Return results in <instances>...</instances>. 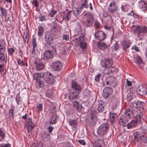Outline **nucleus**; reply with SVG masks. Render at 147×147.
<instances>
[{"instance_id": "f257e3e1", "label": "nucleus", "mask_w": 147, "mask_h": 147, "mask_svg": "<svg viewBox=\"0 0 147 147\" xmlns=\"http://www.w3.org/2000/svg\"><path fill=\"white\" fill-rule=\"evenodd\" d=\"M109 125L106 123L102 124L98 128L97 133L98 135L103 136L106 135L109 130Z\"/></svg>"}, {"instance_id": "f03ea898", "label": "nucleus", "mask_w": 147, "mask_h": 147, "mask_svg": "<svg viewBox=\"0 0 147 147\" xmlns=\"http://www.w3.org/2000/svg\"><path fill=\"white\" fill-rule=\"evenodd\" d=\"M42 78L47 84H52L54 83L53 77L51 73L47 72H44L42 74Z\"/></svg>"}, {"instance_id": "7ed1b4c3", "label": "nucleus", "mask_w": 147, "mask_h": 147, "mask_svg": "<svg viewBox=\"0 0 147 147\" xmlns=\"http://www.w3.org/2000/svg\"><path fill=\"white\" fill-rule=\"evenodd\" d=\"M86 20L83 23V25L86 27H90L92 26L94 22L93 16L90 13H87L86 15Z\"/></svg>"}, {"instance_id": "20e7f679", "label": "nucleus", "mask_w": 147, "mask_h": 147, "mask_svg": "<svg viewBox=\"0 0 147 147\" xmlns=\"http://www.w3.org/2000/svg\"><path fill=\"white\" fill-rule=\"evenodd\" d=\"M113 63V61L111 59H105L104 60H102L101 61V65L102 68L106 69H108L111 66Z\"/></svg>"}, {"instance_id": "39448f33", "label": "nucleus", "mask_w": 147, "mask_h": 147, "mask_svg": "<svg viewBox=\"0 0 147 147\" xmlns=\"http://www.w3.org/2000/svg\"><path fill=\"white\" fill-rule=\"evenodd\" d=\"M136 111L131 107H129L126 110L125 112V115L129 119H132L134 117V114Z\"/></svg>"}, {"instance_id": "423d86ee", "label": "nucleus", "mask_w": 147, "mask_h": 147, "mask_svg": "<svg viewBox=\"0 0 147 147\" xmlns=\"http://www.w3.org/2000/svg\"><path fill=\"white\" fill-rule=\"evenodd\" d=\"M129 119L125 115L121 116L118 120L119 124L123 127L127 126L126 123Z\"/></svg>"}, {"instance_id": "0eeeda50", "label": "nucleus", "mask_w": 147, "mask_h": 147, "mask_svg": "<svg viewBox=\"0 0 147 147\" xmlns=\"http://www.w3.org/2000/svg\"><path fill=\"white\" fill-rule=\"evenodd\" d=\"M26 121L27 130L29 132H30L32 128L34 127L35 125L32 122L31 118H28Z\"/></svg>"}, {"instance_id": "6e6552de", "label": "nucleus", "mask_w": 147, "mask_h": 147, "mask_svg": "<svg viewBox=\"0 0 147 147\" xmlns=\"http://www.w3.org/2000/svg\"><path fill=\"white\" fill-rule=\"evenodd\" d=\"M94 36L98 40H102L105 38V35L103 31L100 30L95 32Z\"/></svg>"}, {"instance_id": "1a4fd4ad", "label": "nucleus", "mask_w": 147, "mask_h": 147, "mask_svg": "<svg viewBox=\"0 0 147 147\" xmlns=\"http://www.w3.org/2000/svg\"><path fill=\"white\" fill-rule=\"evenodd\" d=\"M137 91L140 95H146L147 94V87H144L143 85H140L137 88Z\"/></svg>"}, {"instance_id": "9d476101", "label": "nucleus", "mask_w": 147, "mask_h": 147, "mask_svg": "<svg viewBox=\"0 0 147 147\" xmlns=\"http://www.w3.org/2000/svg\"><path fill=\"white\" fill-rule=\"evenodd\" d=\"M132 42L129 40H123L121 42V46L123 50H126L130 47Z\"/></svg>"}, {"instance_id": "9b49d317", "label": "nucleus", "mask_w": 147, "mask_h": 147, "mask_svg": "<svg viewBox=\"0 0 147 147\" xmlns=\"http://www.w3.org/2000/svg\"><path fill=\"white\" fill-rule=\"evenodd\" d=\"M34 63L35 64L36 69L38 71L42 70L44 66V64L38 59H36L34 60Z\"/></svg>"}, {"instance_id": "f8f14e48", "label": "nucleus", "mask_w": 147, "mask_h": 147, "mask_svg": "<svg viewBox=\"0 0 147 147\" xmlns=\"http://www.w3.org/2000/svg\"><path fill=\"white\" fill-rule=\"evenodd\" d=\"M112 89L110 87L105 88L103 90L102 94L103 97L105 98H108L109 94L112 93Z\"/></svg>"}, {"instance_id": "ddd939ff", "label": "nucleus", "mask_w": 147, "mask_h": 147, "mask_svg": "<svg viewBox=\"0 0 147 147\" xmlns=\"http://www.w3.org/2000/svg\"><path fill=\"white\" fill-rule=\"evenodd\" d=\"M62 66V64L59 61L54 62L52 65L53 69L57 71L61 70Z\"/></svg>"}, {"instance_id": "4468645a", "label": "nucleus", "mask_w": 147, "mask_h": 147, "mask_svg": "<svg viewBox=\"0 0 147 147\" xmlns=\"http://www.w3.org/2000/svg\"><path fill=\"white\" fill-rule=\"evenodd\" d=\"M116 79L113 76H109L105 80L107 85L111 86L114 84L116 81Z\"/></svg>"}, {"instance_id": "2eb2a0df", "label": "nucleus", "mask_w": 147, "mask_h": 147, "mask_svg": "<svg viewBox=\"0 0 147 147\" xmlns=\"http://www.w3.org/2000/svg\"><path fill=\"white\" fill-rule=\"evenodd\" d=\"M53 56V53L52 51H47L43 54V58L45 60H47L50 59Z\"/></svg>"}, {"instance_id": "dca6fc26", "label": "nucleus", "mask_w": 147, "mask_h": 147, "mask_svg": "<svg viewBox=\"0 0 147 147\" xmlns=\"http://www.w3.org/2000/svg\"><path fill=\"white\" fill-rule=\"evenodd\" d=\"M115 67L111 66L108 69H105L103 71V73L105 75H109L115 71Z\"/></svg>"}, {"instance_id": "f3484780", "label": "nucleus", "mask_w": 147, "mask_h": 147, "mask_svg": "<svg viewBox=\"0 0 147 147\" xmlns=\"http://www.w3.org/2000/svg\"><path fill=\"white\" fill-rule=\"evenodd\" d=\"M147 33V27L145 26L141 27L140 30L138 32V37H143L145 34Z\"/></svg>"}, {"instance_id": "a211bd4d", "label": "nucleus", "mask_w": 147, "mask_h": 147, "mask_svg": "<svg viewBox=\"0 0 147 147\" xmlns=\"http://www.w3.org/2000/svg\"><path fill=\"white\" fill-rule=\"evenodd\" d=\"M72 11H69L68 9H66L64 12L63 18L66 20H68L69 18L71 17Z\"/></svg>"}, {"instance_id": "6ab92c4d", "label": "nucleus", "mask_w": 147, "mask_h": 147, "mask_svg": "<svg viewBox=\"0 0 147 147\" xmlns=\"http://www.w3.org/2000/svg\"><path fill=\"white\" fill-rule=\"evenodd\" d=\"M79 96V93L77 92L70 93L69 97V100L72 101L77 99Z\"/></svg>"}, {"instance_id": "aec40b11", "label": "nucleus", "mask_w": 147, "mask_h": 147, "mask_svg": "<svg viewBox=\"0 0 147 147\" xmlns=\"http://www.w3.org/2000/svg\"><path fill=\"white\" fill-rule=\"evenodd\" d=\"M132 104L133 107L135 108L141 107L145 105V104L144 102L140 101L132 102Z\"/></svg>"}, {"instance_id": "412c9836", "label": "nucleus", "mask_w": 147, "mask_h": 147, "mask_svg": "<svg viewBox=\"0 0 147 147\" xmlns=\"http://www.w3.org/2000/svg\"><path fill=\"white\" fill-rule=\"evenodd\" d=\"M139 6L142 11H145L147 10V4L144 1H142L140 2Z\"/></svg>"}, {"instance_id": "4be33fe9", "label": "nucleus", "mask_w": 147, "mask_h": 147, "mask_svg": "<svg viewBox=\"0 0 147 147\" xmlns=\"http://www.w3.org/2000/svg\"><path fill=\"white\" fill-rule=\"evenodd\" d=\"M137 121L134 120H132L127 125V127L128 129L136 127L137 124Z\"/></svg>"}, {"instance_id": "5701e85b", "label": "nucleus", "mask_w": 147, "mask_h": 147, "mask_svg": "<svg viewBox=\"0 0 147 147\" xmlns=\"http://www.w3.org/2000/svg\"><path fill=\"white\" fill-rule=\"evenodd\" d=\"M95 145L96 147H105L104 141L101 139H98L96 141Z\"/></svg>"}, {"instance_id": "b1692460", "label": "nucleus", "mask_w": 147, "mask_h": 147, "mask_svg": "<svg viewBox=\"0 0 147 147\" xmlns=\"http://www.w3.org/2000/svg\"><path fill=\"white\" fill-rule=\"evenodd\" d=\"M116 9L115 7V2L111 3L109 5L108 10L111 12L113 13Z\"/></svg>"}, {"instance_id": "393cba45", "label": "nucleus", "mask_w": 147, "mask_h": 147, "mask_svg": "<svg viewBox=\"0 0 147 147\" xmlns=\"http://www.w3.org/2000/svg\"><path fill=\"white\" fill-rule=\"evenodd\" d=\"M71 87L73 89L78 91H79L81 90V88L79 85L74 81L72 82Z\"/></svg>"}, {"instance_id": "a878e982", "label": "nucleus", "mask_w": 147, "mask_h": 147, "mask_svg": "<svg viewBox=\"0 0 147 147\" xmlns=\"http://www.w3.org/2000/svg\"><path fill=\"white\" fill-rule=\"evenodd\" d=\"M97 44L98 47L102 50H105L107 48V45L105 43L98 42Z\"/></svg>"}, {"instance_id": "bb28decb", "label": "nucleus", "mask_w": 147, "mask_h": 147, "mask_svg": "<svg viewBox=\"0 0 147 147\" xmlns=\"http://www.w3.org/2000/svg\"><path fill=\"white\" fill-rule=\"evenodd\" d=\"M142 117V113L141 112L138 113L136 117V121H137L138 123H141V119Z\"/></svg>"}, {"instance_id": "cd10ccee", "label": "nucleus", "mask_w": 147, "mask_h": 147, "mask_svg": "<svg viewBox=\"0 0 147 147\" xmlns=\"http://www.w3.org/2000/svg\"><path fill=\"white\" fill-rule=\"evenodd\" d=\"M103 105V102L102 101H101L98 102V109L99 112H102L104 110Z\"/></svg>"}, {"instance_id": "c85d7f7f", "label": "nucleus", "mask_w": 147, "mask_h": 147, "mask_svg": "<svg viewBox=\"0 0 147 147\" xmlns=\"http://www.w3.org/2000/svg\"><path fill=\"white\" fill-rule=\"evenodd\" d=\"M141 27L140 26L138 25H134L132 27V29L134 32H138H138L140 30Z\"/></svg>"}, {"instance_id": "c756f323", "label": "nucleus", "mask_w": 147, "mask_h": 147, "mask_svg": "<svg viewBox=\"0 0 147 147\" xmlns=\"http://www.w3.org/2000/svg\"><path fill=\"white\" fill-rule=\"evenodd\" d=\"M57 116L56 115H54L52 117L51 119L49 121L50 125H52L55 123L57 122Z\"/></svg>"}, {"instance_id": "7c9ffc66", "label": "nucleus", "mask_w": 147, "mask_h": 147, "mask_svg": "<svg viewBox=\"0 0 147 147\" xmlns=\"http://www.w3.org/2000/svg\"><path fill=\"white\" fill-rule=\"evenodd\" d=\"M45 40H53V38L52 34L49 32H47L45 35Z\"/></svg>"}, {"instance_id": "2f4dec72", "label": "nucleus", "mask_w": 147, "mask_h": 147, "mask_svg": "<svg viewBox=\"0 0 147 147\" xmlns=\"http://www.w3.org/2000/svg\"><path fill=\"white\" fill-rule=\"evenodd\" d=\"M95 118H94V117H92L89 119V121H88V124L90 126H94L95 123V121L94 120V119Z\"/></svg>"}, {"instance_id": "473e14b6", "label": "nucleus", "mask_w": 147, "mask_h": 147, "mask_svg": "<svg viewBox=\"0 0 147 147\" xmlns=\"http://www.w3.org/2000/svg\"><path fill=\"white\" fill-rule=\"evenodd\" d=\"M38 36H40L43 34L44 29L43 27L41 26H39L38 27Z\"/></svg>"}, {"instance_id": "72a5a7b5", "label": "nucleus", "mask_w": 147, "mask_h": 147, "mask_svg": "<svg viewBox=\"0 0 147 147\" xmlns=\"http://www.w3.org/2000/svg\"><path fill=\"white\" fill-rule=\"evenodd\" d=\"M73 106L76 108V110L79 112L81 111V108L80 107L79 103L77 101H75L73 102Z\"/></svg>"}, {"instance_id": "f704fd0d", "label": "nucleus", "mask_w": 147, "mask_h": 147, "mask_svg": "<svg viewBox=\"0 0 147 147\" xmlns=\"http://www.w3.org/2000/svg\"><path fill=\"white\" fill-rule=\"evenodd\" d=\"M80 9L79 8H74V9L72 11V13L75 17L77 16L80 13Z\"/></svg>"}, {"instance_id": "c9c22d12", "label": "nucleus", "mask_w": 147, "mask_h": 147, "mask_svg": "<svg viewBox=\"0 0 147 147\" xmlns=\"http://www.w3.org/2000/svg\"><path fill=\"white\" fill-rule=\"evenodd\" d=\"M90 91L88 90L87 89L84 91L83 95L84 97L88 98L90 97Z\"/></svg>"}, {"instance_id": "e433bc0d", "label": "nucleus", "mask_w": 147, "mask_h": 147, "mask_svg": "<svg viewBox=\"0 0 147 147\" xmlns=\"http://www.w3.org/2000/svg\"><path fill=\"white\" fill-rule=\"evenodd\" d=\"M14 110L13 109H11L9 111V117L10 120L13 119L14 117Z\"/></svg>"}, {"instance_id": "4c0bfd02", "label": "nucleus", "mask_w": 147, "mask_h": 147, "mask_svg": "<svg viewBox=\"0 0 147 147\" xmlns=\"http://www.w3.org/2000/svg\"><path fill=\"white\" fill-rule=\"evenodd\" d=\"M45 42L44 43V46L47 48L49 47L52 44L53 40H45Z\"/></svg>"}, {"instance_id": "58836bf2", "label": "nucleus", "mask_w": 147, "mask_h": 147, "mask_svg": "<svg viewBox=\"0 0 147 147\" xmlns=\"http://www.w3.org/2000/svg\"><path fill=\"white\" fill-rule=\"evenodd\" d=\"M116 116V115L115 114L112 113H110V121L112 123H113L114 122Z\"/></svg>"}, {"instance_id": "ea45409f", "label": "nucleus", "mask_w": 147, "mask_h": 147, "mask_svg": "<svg viewBox=\"0 0 147 147\" xmlns=\"http://www.w3.org/2000/svg\"><path fill=\"white\" fill-rule=\"evenodd\" d=\"M69 123L70 126L74 128H75L77 126V123L76 120H72L69 121Z\"/></svg>"}, {"instance_id": "a19ab883", "label": "nucleus", "mask_w": 147, "mask_h": 147, "mask_svg": "<svg viewBox=\"0 0 147 147\" xmlns=\"http://www.w3.org/2000/svg\"><path fill=\"white\" fill-rule=\"evenodd\" d=\"M81 8H83L85 7L87 8L88 6L87 3V1L86 0H82L81 1Z\"/></svg>"}, {"instance_id": "79ce46f5", "label": "nucleus", "mask_w": 147, "mask_h": 147, "mask_svg": "<svg viewBox=\"0 0 147 147\" xmlns=\"http://www.w3.org/2000/svg\"><path fill=\"white\" fill-rule=\"evenodd\" d=\"M41 78V74H40L35 73L34 75V78L36 80V81H38Z\"/></svg>"}, {"instance_id": "37998d69", "label": "nucleus", "mask_w": 147, "mask_h": 147, "mask_svg": "<svg viewBox=\"0 0 147 147\" xmlns=\"http://www.w3.org/2000/svg\"><path fill=\"white\" fill-rule=\"evenodd\" d=\"M53 94V92L52 90V89L51 88H49L48 89L47 91L46 95L49 97H51Z\"/></svg>"}, {"instance_id": "c03bdc74", "label": "nucleus", "mask_w": 147, "mask_h": 147, "mask_svg": "<svg viewBox=\"0 0 147 147\" xmlns=\"http://www.w3.org/2000/svg\"><path fill=\"white\" fill-rule=\"evenodd\" d=\"M5 134L2 128H0V141H1L5 136Z\"/></svg>"}, {"instance_id": "a18cd8bd", "label": "nucleus", "mask_w": 147, "mask_h": 147, "mask_svg": "<svg viewBox=\"0 0 147 147\" xmlns=\"http://www.w3.org/2000/svg\"><path fill=\"white\" fill-rule=\"evenodd\" d=\"M133 94L132 93H130L128 94L127 96V100L128 102H130L133 99Z\"/></svg>"}, {"instance_id": "49530a36", "label": "nucleus", "mask_w": 147, "mask_h": 147, "mask_svg": "<svg viewBox=\"0 0 147 147\" xmlns=\"http://www.w3.org/2000/svg\"><path fill=\"white\" fill-rule=\"evenodd\" d=\"M0 10L1 18L3 19V18L5 17V15L6 14V11L4 9L1 7L0 8Z\"/></svg>"}, {"instance_id": "de8ad7c7", "label": "nucleus", "mask_w": 147, "mask_h": 147, "mask_svg": "<svg viewBox=\"0 0 147 147\" xmlns=\"http://www.w3.org/2000/svg\"><path fill=\"white\" fill-rule=\"evenodd\" d=\"M0 61L2 62H6L4 54L0 53Z\"/></svg>"}, {"instance_id": "09e8293b", "label": "nucleus", "mask_w": 147, "mask_h": 147, "mask_svg": "<svg viewBox=\"0 0 147 147\" xmlns=\"http://www.w3.org/2000/svg\"><path fill=\"white\" fill-rule=\"evenodd\" d=\"M5 51V48L4 46L3 45L0 44V53L4 54Z\"/></svg>"}, {"instance_id": "8fccbe9b", "label": "nucleus", "mask_w": 147, "mask_h": 147, "mask_svg": "<svg viewBox=\"0 0 147 147\" xmlns=\"http://www.w3.org/2000/svg\"><path fill=\"white\" fill-rule=\"evenodd\" d=\"M57 13V11L56 10L54 11H51L50 13H49V16L51 18L54 17V15Z\"/></svg>"}, {"instance_id": "3c124183", "label": "nucleus", "mask_w": 147, "mask_h": 147, "mask_svg": "<svg viewBox=\"0 0 147 147\" xmlns=\"http://www.w3.org/2000/svg\"><path fill=\"white\" fill-rule=\"evenodd\" d=\"M28 35L27 33L25 34V33H24L23 36L24 41L25 42H26L27 43H28Z\"/></svg>"}, {"instance_id": "603ef678", "label": "nucleus", "mask_w": 147, "mask_h": 147, "mask_svg": "<svg viewBox=\"0 0 147 147\" xmlns=\"http://www.w3.org/2000/svg\"><path fill=\"white\" fill-rule=\"evenodd\" d=\"M140 139L144 143L147 142V138L144 135L140 137Z\"/></svg>"}, {"instance_id": "864d4df0", "label": "nucleus", "mask_w": 147, "mask_h": 147, "mask_svg": "<svg viewBox=\"0 0 147 147\" xmlns=\"http://www.w3.org/2000/svg\"><path fill=\"white\" fill-rule=\"evenodd\" d=\"M45 138H43L46 141H49V140L50 139V136L49 134L47 133H45Z\"/></svg>"}, {"instance_id": "5fc2aeb1", "label": "nucleus", "mask_w": 147, "mask_h": 147, "mask_svg": "<svg viewBox=\"0 0 147 147\" xmlns=\"http://www.w3.org/2000/svg\"><path fill=\"white\" fill-rule=\"evenodd\" d=\"M136 61H137V63L140 64L142 62V61L141 59V57L139 56H137L136 58Z\"/></svg>"}, {"instance_id": "6e6d98bb", "label": "nucleus", "mask_w": 147, "mask_h": 147, "mask_svg": "<svg viewBox=\"0 0 147 147\" xmlns=\"http://www.w3.org/2000/svg\"><path fill=\"white\" fill-rule=\"evenodd\" d=\"M134 140H136L138 142L139 139V135L137 132H135L134 133Z\"/></svg>"}, {"instance_id": "4d7b16f0", "label": "nucleus", "mask_w": 147, "mask_h": 147, "mask_svg": "<svg viewBox=\"0 0 147 147\" xmlns=\"http://www.w3.org/2000/svg\"><path fill=\"white\" fill-rule=\"evenodd\" d=\"M119 46L118 42H116L114 46V50L116 51H117L119 49Z\"/></svg>"}, {"instance_id": "13d9d810", "label": "nucleus", "mask_w": 147, "mask_h": 147, "mask_svg": "<svg viewBox=\"0 0 147 147\" xmlns=\"http://www.w3.org/2000/svg\"><path fill=\"white\" fill-rule=\"evenodd\" d=\"M90 114L91 117H94V118H96L95 115L96 114V111H91Z\"/></svg>"}, {"instance_id": "bf43d9fd", "label": "nucleus", "mask_w": 147, "mask_h": 147, "mask_svg": "<svg viewBox=\"0 0 147 147\" xmlns=\"http://www.w3.org/2000/svg\"><path fill=\"white\" fill-rule=\"evenodd\" d=\"M84 41V36L83 34H82L79 38L80 43L83 42Z\"/></svg>"}, {"instance_id": "052dcab7", "label": "nucleus", "mask_w": 147, "mask_h": 147, "mask_svg": "<svg viewBox=\"0 0 147 147\" xmlns=\"http://www.w3.org/2000/svg\"><path fill=\"white\" fill-rule=\"evenodd\" d=\"M17 63L18 65H20L21 66H23L24 65V62L20 58L17 59Z\"/></svg>"}, {"instance_id": "680f3d73", "label": "nucleus", "mask_w": 147, "mask_h": 147, "mask_svg": "<svg viewBox=\"0 0 147 147\" xmlns=\"http://www.w3.org/2000/svg\"><path fill=\"white\" fill-rule=\"evenodd\" d=\"M20 96L18 95H16L15 99L17 105H19V103L20 101Z\"/></svg>"}, {"instance_id": "e2e57ef3", "label": "nucleus", "mask_w": 147, "mask_h": 147, "mask_svg": "<svg viewBox=\"0 0 147 147\" xmlns=\"http://www.w3.org/2000/svg\"><path fill=\"white\" fill-rule=\"evenodd\" d=\"M14 51V49L13 48H10L8 50V53L9 54L11 55H12Z\"/></svg>"}, {"instance_id": "0e129e2a", "label": "nucleus", "mask_w": 147, "mask_h": 147, "mask_svg": "<svg viewBox=\"0 0 147 147\" xmlns=\"http://www.w3.org/2000/svg\"><path fill=\"white\" fill-rule=\"evenodd\" d=\"M32 45L34 47L37 46L36 39L35 38H34L32 40Z\"/></svg>"}, {"instance_id": "69168bd1", "label": "nucleus", "mask_w": 147, "mask_h": 147, "mask_svg": "<svg viewBox=\"0 0 147 147\" xmlns=\"http://www.w3.org/2000/svg\"><path fill=\"white\" fill-rule=\"evenodd\" d=\"M100 76L101 75L100 74H98L96 76L95 78V80L96 82H97L99 81Z\"/></svg>"}, {"instance_id": "338daca9", "label": "nucleus", "mask_w": 147, "mask_h": 147, "mask_svg": "<svg viewBox=\"0 0 147 147\" xmlns=\"http://www.w3.org/2000/svg\"><path fill=\"white\" fill-rule=\"evenodd\" d=\"M37 109L38 111H42V106L41 104H39L37 107Z\"/></svg>"}, {"instance_id": "774afa93", "label": "nucleus", "mask_w": 147, "mask_h": 147, "mask_svg": "<svg viewBox=\"0 0 147 147\" xmlns=\"http://www.w3.org/2000/svg\"><path fill=\"white\" fill-rule=\"evenodd\" d=\"M0 147H11V146L10 144L7 143L4 144H1L0 145Z\"/></svg>"}]
</instances>
